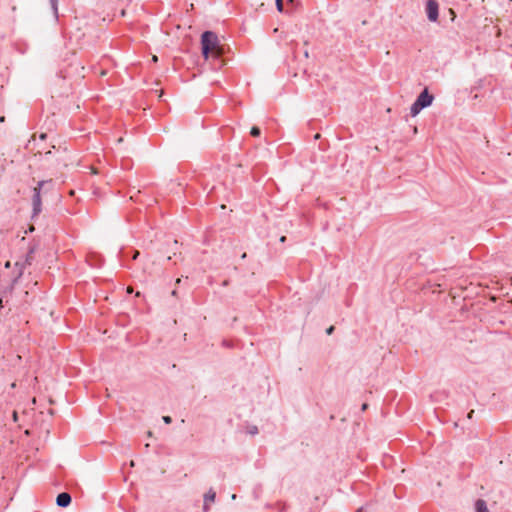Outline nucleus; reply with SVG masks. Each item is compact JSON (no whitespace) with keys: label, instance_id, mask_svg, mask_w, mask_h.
I'll list each match as a JSON object with an SVG mask.
<instances>
[{"label":"nucleus","instance_id":"1","mask_svg":"<svg viewBox=\"0 0 512 512\" xmlns=\"http://www.w3.org/2000/svg\"><path fill=\"white\" fill-rule=\"evenodd\" d=\"M225 46L220 44L218 36L213 31H204L201 35V53L205 60H211L214 69L226 65Z\"/></svg>","mask_w":512,"mask_h":512},{"label":"nucleus","instance_id":"2","mask_svg":"<svg viewBox=\"0 0 512 512\" xmlns=\"http://www.w3.org/2000/svg\"><path fill=\"white\" fill-rule=\"evenodd\" d=\"M52 186V180H41L33 188L32 195V219L36 218L42 211L41 192H47Z\"/></svg>","mask_w":512,"mask_h":512},{"label":"nucleus","instance_id":"3","mask_svg":"<svg viewBox=\"0 0 512 512\" xmlns=\"http://www.w3.org/2000/svg\"><path fill=\"white\" fill-rule=\"evenodd\" d=\"M434 100V96L429 93L428 88H424L416 97L415 101L410 107V115L417 116L424 108L429 107Z\"/></svg>","mask_w":512,"mask_h":512},{"label":"nucleus","instance_id":"4","mask_svg":"<svg viewBox=\"0 0 512 512\" xmlns=\"http://www.w3.org/2000/svg\"><path fill=\"white\" fill-rule=\"evenodd\" d=\"M427 18L431 22H436L439 18V4L436 0H427L425 5Z\"/></svg>","mask_w":512,"mask_h":512},{"label":"nucleus","instance_id":"5","mask_svg":"<svg viewBox=\"0 0 512 512\" xmlns=\"http://www.w3.org/2000/svg\"><path fill=\"white\" fill-rule=\"evenodd\" d=\"M72 498L68 492H61L56 497V504L59 507L66 508L71 504Z\"/></svg>","mask_w":512,"mask_h":512},{"label":"nucleus","instance_id":"6","mask_svg":"<svg viewBox=\"0 0 512 512\" xmlns=\"http://www.w3.org/2000/svg\"><path fill=\"white\" fill-rule=\"evenodd\" d=\"M216 499V492L211 488L207 493L204 494L203 511L208 512L210 510V503H213Z\"/></svg>","mask_w":512,"mask_h":512},{"label":"nucleus","instance_id":"7","mask_svg":"<svg viewBox=\"0 0 512 512\" xmlns=\"http://www.w3.org/2000/svg\"><path fill=\"white\" fill-rule=\"evenodd\" d=\"M475 511L476 512H489L486 501L483 499H477L475 502Z\"/></svg>","mask_w":512,"mask_h":512},{"label":"nucleus","instance_id":"8","mask_svg":"<svg viewBox=\"0 0 512 512\" xmlns=\"http://www.w3.org/2000/svg\"><path fill=\"white\" fill-rule=\"evenodd\" d=\"M49 2L55 17L58 18V0H49Z\"/></svg>","mask_w":512,"mask_h":512},{"label":"nucleus","instance_id":"9","mask_svg":"<svg viewBox=\"0 0 512 512\" xmlns=\"http://www.w3.org/2000/svg\"><path fill=\"white\" fill-rule=\"evenodd\" d=\"M276 2V7H277V10L280 12V13H289L290 11L289 10H285L284 9V4H283V0H275Z\"/></svg>","mask_w":512,"mask_h":512},{"label":"nucleus","instance_id":"10","mask_svg":"<svg viewBox=\"0 0 512 512\" xmlns=\"http://www.w3.org/2000/svg\"><path fill=\"white\" fill-rule=\"evenodd\" d=\"M247 433L254 436L259 433L258 427L256 425L248 426Z\"/></svg>","mask_w":512,"mask_h":512},{"label":"nucleus","instance_id":"11","mask_svg":"<svg viewBox=\"0 0 512 512\" xmlns=\"http://www.w3.org/2000/svg\"><path fill=\"white\" fill-rule=\"evenodd\" d=\"M250 134H251V136H253V137H259V136H260V134H261V130H260V128H259V127H257V126H253V127L251 128V130H250Z\"/></svg>","mask_w":512,"mask_h":512},{"label":"nucleus","instance_id":"12","mask_svg":"<svg viewBox=\"0 0 512 512\" xmlns=\"http://www.w3.org/2000/svg\"><path fill=\"white\" fill-rule=\"evenodd\" d=\"M22 275V270L20 269L19 270V273L18 275L12 280V284H11V289L13 288V285L18 281V279L21 277Z\"/></svg>","mask_w":512,"mask_h":512},{"label":"nucleus","instance_id":"13","mask_svg":"<svg viewBox=\"0 0 512 512\" xmlns=\"http://www.w3.org/2000/svg\"><path fill=\"white\" fill-rule=\"evenodd\" d=\"M162 420H163V422H164L165 424H170V423H172V418H171L170 416H168V415L163 416V417H162Z\"/></svg>","mask_w":512,"mask_h":512},{"label":"nucleus","instance_id":"14","mask_svg":"<svg viewBox=\"0 0 512 512\" xmlns=\"http://www.w3.org/2000/svg\"><path fill=\"white\" fill-rule=\"evenodd\" d=\"M287 6L290 7L291 9H294L296 7L295 0H288L287 1Z\"/></svg>","mask_w":512,"mask_h":512},{"label":"nucleus","instance_id":"15","mask_svg":"<svg viewBox=\"0 0 512 512\" xmlns=\"http://www.w3.org/2000/svg\"><path fill=\"white\" fill-rule=\"evenodd\" d=\"M335 330V327L334 326H330L326 329V334L327 335H331Z\"/></svg>","mask_w":512,"mask_h":512},{"label":"nucleus","instance_id":"16","mask_svg":"<svg viewBox=\"0 0 512 512\" xmlns=\"http://www.w3.org/2000/svg\"><path fill=\"white\" fill-rule=\"evenodd\" d=\"M278 506V509L280 512H283L285 510V505L284 504H277Z\"/></svg>","mask_w":512,"mask_h":512},{"label":"nucleus","instance_id":"17","mask_svg":"<svg viewBox=\"0 0 512 512\" xmlns=\"http://www.w3.org/2000/svg\"><path fill=\"white\" fill-rule=\"evenodd\" d=\"M367 408H368L367 403L362 404V407H361L362 411H365Z\"/></svg>","mask_w":512,"mask_h":512},{"label":"nucleus","instance_id":"18","mask_svg":"<svg viewBox=\"0 0 512 512\" xmlns=\"http://www.w3.org/2000/svg\"><path fill=\"white\" fill-rule=\"evenodd\" d=\"M46 137H47V134H45V133H42V134L40 135V139H41V140L46 139Z\"/></svg>","mask_w":512,"mask_h":512},{"label":"nucleus","instance_id":"19","mask_svg":"<svg viewBox=\"0 0 512 512\" xmlns=\"http://www.w3.org/2000/svg\"><path fill=\"white\" fill-rule=\"evenodd\" d=\"M171 294H172V296H177V290H175V289H174V290L171 292Z\"/></svg>","mask_w":512,"mask_h":512},{"label":"nucleus","instance_id":"20","mask_svg":"<svg viewBox=\"0 0 512 512\" xmlns=\"http://www.w3.org/2000/svg\"><path fill=\"white\" fill-rule=\"evenodd\" d=\"M473 413H474V411H473V410H472V411H470V412L468 413V418H472Z\"/></svg>","mask_w":512,"mask_h":512},{"label":"nucleus","instance_id":"21","mask_svg":"<svg viewBox=\"0 0 512 512\" xmlns=\"http://www.w3.org/2000/svg\"><path fill=\"white\" fill-rule=\"evenodd\" d=\"M356 512H364V507H360Z\"/></svg>","mask_w":512,"mask_h":512},{"label":"nucleus","instance_id":"22","mask_svg":"<svg viewBox=\"0 0 512 512\" xmlns=\"http://www.w3.org/2000/svg\"><path fill=\"white\" fill-rule=\"evenodd\" d=\"M2 307H3V300H2V298H0V309H2Z\"/></svg>","mask_w":512,"mask_h":512},{"label":"nucleus","instance_id":"23","mask_svg":"<svg viewBox=\"0 0 512 512\" xmlns=\"http://www.w3.org/2000/svg\"><path fill=\"white\" fill-rule=\"evenodd\" d=\"M4 120H5V117H4V116H1V117H0V122H4Z\"/></svg>","mask_w":512,"mask_h":512},{"label":"nucleus","instance_id":"24","mask_svg":"<svg viewBox=\"0 0 512 512\" xmlns=\"http://www.w3.org/2000/svg\"><path fill=\"white\" fill-rule=\"evenodd\" d=\"M285 238H286L285 236H282V237L280 238V240H281L282 242H285Z\"/></svg>","mask_w":512,"mask_h":512},{"label":"nucleus","instance_id":"25","mask_svg":"<svg viewBox=\"0 0 512 512\" xmlns=\"http://www.w3.org/2000/svg\"><path fill=\"white\" fill-rule=\"evenodd\" d=\"M93 266H101V261L99 260L98 264H92Z\"/></svg>","mask_w":512,"mask_h":512},{"label":"nucleus","instance_id":"26","mask_svg":"<svg viewBox=\"0 0 512 512\" xmlns=\"http://www.w3.org/2000/svg\"><path fill=\"white\" fill-rule=\"evenodd\" d=\"M180 282H181V278H178V279L176 280V283H177V284H179Z\"/></svg>","mask_w":512,"mask_h":512},{"label":"nucleus","instance_id":"27","mask_svg":"<svg viewBox=\"0 0 512 512\" xmlns=\"http://www.w3.org/2000/svg\"><path fill=\"white\" fill-rule=\"evenodd\" d=\"M9 266H10V263H9V262H7V263L5 264V267H6V268H8Z\"/></svg>","mask_w":512,"mask_h":512},{"label":"nucleus","instance_id":"28","mask_svg":"<svg viewBox=\"0 0 512 512\" xmlns=\"http://www.w3.org/2000/svg\"><path fill=\"white\" fill-rule=\"evenodd\" d=\"M233 500L236 499V494H233L232 497H231Z\"/></svg>","mask_w":512,"mask_h":512}]
</instances>
